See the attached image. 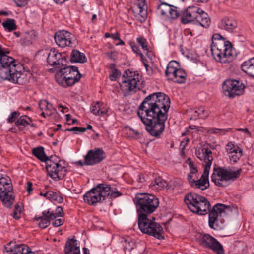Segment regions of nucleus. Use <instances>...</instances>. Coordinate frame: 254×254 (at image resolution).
Segmentation results:
<instances>
[{"instance_id": "6e6d98bb", "label": "nucleus", "mask_w": 254, "mask_h": 254, "mask_svg": "<svg viewBox=\"0 0 254 254\" xmlns=\"http://www.w3.org/2000/svg\"><path fill=\"white\" fill-rule=\"evenodd\" d=\"M191 113V117L190 120L196 119L198 118V114H197V108L195 110H191L190 111Z\"/></svg>"}, {"instance_id": "49530a36", "label": "nucleus", "mask_w": 254, "mask_h": 254, "mask_svg": "<svg viewBox=\"0 0 254 254\" xmlns=\"http://www.w3.org/2000/svg\"><path fill=\"white\" fill-rule=\"evenodd\" d=\"M121 72L117 69H114L111 74L109 75V78L112 81H115L121 76Z\"/></svg>"}, {"instance_id": "c85d7f7f", "label": "nucleus", "mask_w": 254, "mask_h": 254, "mask_svg": "<svg viewBox=\"0 0 254 254\" xmlns=\"http://www.w3.org/2000/svg\"><path fill=\"white\" fill-rule=\"evenodd\" d=\"M179 67V63L175 61H172L168 63L165 74L169 80L171 79Z\"/></svg>"}, {"instance_id": "69168bd1", "label": "nucleus", "mask_w": 254, "mask_h": 254, "mask_svg": "<svg viewBox=\"0 0 254 254\" xmlns=\"http://www.w3.org/2000/svg\"><path fill=\"white\" fill-rule=\"evenodd\" d=\"M86 130H87V128H85L84 127H78V129L77 130L76 133H77L78 132L83 133V132H85Z\"/></svg>"}, {"instance_id": "338daca9", "label": "nucleus", "mask_w": 254, "mask_h": 254, "mask_svg": "<svg viewBox=\"0 0 254 254\" xmlns=\"http://www.w3.org/2000/svg\"><path fill=\"white\" fill-rule=\"evenodd\" d=\"M77 129H78V127H72L71 128L66 129V131H74V132H75L76 133V131H77Z\"/></svg>"}, {"instance_id": "a878e982", "label": "nucleus", "mask_w": 254, "mask_h": 254, "mask_svg": "<svg viewBox=\"0 0 254 254\" xmlns=\"http://www.w3.org/2000/svg\"><path fill=\"white\" fill-rule=\"evenodd\" d=\"M228 49L229 48V55H226V56L224 55L225 53V49H223L224 50H221L219 56H213L214 58L218 62H220L221 63H229L231 61H232L233 59V52H232V44L231 43H228ZM226 52V54H227Z\"/></svg>"}, {"instance_id": "a211bd4d", "label": "nucleus", "mask_w": 254, "mask_h": 254, "mask_svg": "<svg viewBox=\"0 0 254 254\" xmlns=\"http://www.w3.org/2000/svg\"><path fill=\"white\" fill-rule=\"evenodd\" d=\"M73 35L70 32L65 31H59L55 34V40L57 45L62 48L73 47Z\"/></svg>"}, {"instance_id": "4be33fe9", "label": "nucleus", "mask_w": 254, "mask_h": 254, "mask_svg": "<svg viewBox=\"0 0 254 254\" xmlns=\"http://www.w3.org/2000/svg\"><path fill=\"white\" fill-rule=\"evenodd\" d=\"M195 17L193 21L194 24H198L205 28L209 27L211 20L207 13L199 8V11H197V14H196Z\"/></svg>"}, {"instance_id": "dca6fc26", "label": "nucleus", "mask_w": 254, "mask_h": 254, "mask_svg": "<svg viewBox=\"0 0 254 254\" xmlns=\"http://www.w3.org/2000/svg\"><path fill=\"white\" fill-rule=\"evenodd\" d=\"M106 157V154L101 148H95L88 151L85 156L86 165L92 166L100 163Z\"/></svg>"}, {"instance_id": "6ab92c4d", "label": "nucleus", "mask_w": 254, "mask_h": 254, "mask_svg": "<svg viewBox=\"0 0 254 254\" xmlns=\"http://www.w3.org/2000/svg\"><path fill=\"white\" fill-rule=\"evenodd\" d=\"M131 9L137 20L141 23L145 21L147 16V5L145 0H137Z\"/></svg>"}, {"instance_id": "393cba45", "label": "nucleus", "mask_w": 254, "mask_h": 254, "mask_svg": "<svg viewBox=\"0 0 254 254\" xmlns=\"http://www.w3.org/2000/svg\"><path fill=\"white\" fill-rule=\"evenodd\" d=\"M237 26V21L232 17H225L219 23V27L222 29L231 32Z\"/></svg>"}, {"instance_id": "2eb2a0df", "label": "nucleus", "mask_w": 254, "mask_h": 254, "mask_svg": "<svg viewBox=\"0 0 254 254\" xmlns=\"http://www.w3.org/2000/svg\"><path fill=\"white\" fill-rule=\"evenodd\" d=\"M199 244L203 247L209 248L216 252L217 254H223L222 245L214 238L208 234H203L199 238Z\"/></svg>"}, {"instance_id": "c9c22d12", "label": "nucleus", "mask_w": 254, "mask_h": 254, "mask_svg": "<svg viewBox=\"0 0 254 254\" xmlns=\"http://www.w3.org/2000/svg\"><path fill=\"white\" fill-rule=\"evenodd\" d=\"M45 197L50 200L57 201L59 203H62L63 201V198L60 195H59L56 192L52 191H47L45 193Z\"/></svg>"}, {"instance_id": "412c9836", "label": "nucleus", "mask_w": 254, "mask_h": 254, "mask_svg": "<svg viewBox=\"0 0 254 254\" xmlns=\"http://www.w3.org/2000/svg\"><path fill=\"white\" fill-rule=\"evenodd\" d=\"M7 254H36L26 244H16L6 250Z\"/></svg>"}, {"instance_id": "ea45409f", "label": "nucleus", "mask_w": 254, "mask_h": 254, "mask_svg": "<svg viewBox=\"0 0 254 254\" xmlns=\"http://www.w3.org/2000/svg\"><path fill=\"white\" fill-rule=\"evenodd\" d=\"M238 146L235 145L232 142H229L226 147V150L228 154H233L234 152L241 150Z\"/></svg>"}, {"instance_id": "a18cd8bd", "label": "nucleus", "mask_w": 254, "mask_h": 254, "mask_svg": "<svg viewBox=\"0 0 254 254\" xmlns=\"http://www.w3.org/2000/svg\"><path fill=\"white\" fill-rule=\"evenodd\" d=\"M231 130L230 128L227 129H219V128H211L209 130V132L212 133H218L220 134H224L226 132Z\"/></svg>"}, {"instance_id": "f03ea898", "label": "nucleus", "mask_w": 254, "mask_h": 254, "mask_svg": "<svg viewBox=\"0 0 254 254\" xmlns=\"http://www.w3.org/2000/svg\"><path fill=\"white\" fill-rule=\"evenodd\" d=\"M184 201L188 209L194 214L204 215L209 213V225L215 230L221 229L224 218L232 213L229 206L221 203L215 204L210 210V204L208 200L205 197L193 192L186 194Z\"/></svg>"}, {"instance_id": "37998d69", "label": "nucleus", "mask_w": 254, "mask_h": 254, "mask_svg": "<svg viewBox=\"0 0 254 254\" xmlns=\"http://www.w3.org/2000/svg\"><path fill=\"white\" fill-rule=\"evenodd\" d=\"M186 163H187L189 166L190 170V173L191 174H197L198 170L196 167L194 166L193 162L191 161L190 158H188L186 161Z\"/></svg>"}, {"instance_id": "13d9d810", "label": "nucleus", "mask_w": 254, "mask_h": 254, "mask_svg": "<svg viewBox=\"0 0 254 254\" xmlns=\"http://www.w3.org/2000/svg\"><path fill=\"white\" fill-rule=\"evenodd\" d=\"M129 132L130 135L134 137H137L139 134V133L138 131L135 130L133 129H131V128H130L129 129Z\"/></svg>"}, {"instance_id": "7ed1b4c3", "label": "nucleus", "mask_w": 254, "mask_h": 254, "mask_svg": "<svg viewBox=\"0 0 254 254\" xmlns=\"http://www.w3.org/2000/svg\"><path fill=\"white\" fill-rule=\"evenodd\" d=\"M5 51L0 58V76L1 79L13 83L23 85L26 83L27 77L24 67L18 61L8 56Z\"/></svg>"}, {"instance_id": "aec40b11", "label": "nucleus", "mask_w": 254, "mask_h": 254, "mask_svg": "<svg viewBox=\"0 0 254 254\" xmlns=\"http://www.w3.org/2000/svg\"><path fill=\"white\" fill-rule=\"evenodd\" d=\"M199 11V7L192 6L188 7L182 13L181 21L183 24L193 22L196 14Z\"/></svg>"}, {"instance_id": "423d86ee", "label": "nucleus", "mask_w": 254, "mask_h": 254, "mask_svg": "<svg viewBox=\"0 0 254 254\" xmlns=\"http://www.w3.org/2000/svg\"><path fill=\"white\" fill-rule=\"evenodd\" d=\"M241 172V169L233 171L230 167H219L214 168L211 179L217 186L225 187L238 179Z\"/></svg>"}, {"instance_id": "473e14b6", "label": "nucleus", "mask_w": 254, "mask_h": 254, "mask_svg": "<svg viewBox=\"0 0 254 254\" xmlns=\"http://www.w3.org/2000/svg\"><path fill=\"white\" fill-rule=\"evenodd\" d=\"M39 107L41 110H45L46 111V115L48 116L52 114L53 110H56L53 107L52 104L49 103L46 100H40L39 103Z\"/></svg>"}, {"instance_id": "58836bf2", "label": "nucleus", "mask_w": 254, "mask_h": 254, "mask_svg": "<svg viewBox=\"0 0 254 254\" xmlns=\"http://www.w3.org/2000/svg\"><path fill=\"white\" fill-rule=\"evenodd\" d=\"M242 149L235 151L233 154H229V159L231 164H235L238 162L242 155Z\"/></svg>"}, {"instance_id": "e433bc0d", "label": "nucleus", "mask_w": 254, "mask_h": 254, "mask_svg": "<svg viewBox=\"0 0 254 254\" xmlns=\"http://www.w3.org/2000/svg\"><path fill=\"white\" fill-rule=\"evenodd\" d=\"M29 122H31V119L30 117L27 116H22L20 117L16 121H15V124L19 128L20 127V126H22L23 128L26 127L28 125H30Z\"/></svg>"}, {"instance_id": "680f3d73", "label": "nucleus", "mask_w": 254, "mask_h": 254, "mask_svg": "<svg viewBox=\"0 0 254 254\" xmlns=\"http://www.w3.org/2000/svg\"><path fill=\"white\" fill-rule=\"evenodd\" d=\"M13 217L15 219H18L20 217V213H18V212L14 211L12 214Z\"/></svg>"}, {"instance_id": "3c124183", "label": "nucleus", "mask_w": 254, "mask_h": 254, "mask_svg": "<svg viewBox=\"0 0 254 254\" xmlns=\"http://www.w3.org/2000/svg\"><path fill=\"white\" fill-rule=\"evenodd\" d=\"M64 220L62 218L56 219L53 223L52 225L54 227H59L64 224Z\"/></svg>"}, {"instance_id": "72a5a7b5", "label": "nucleus", "mask_w": 254, "mask_h": 254, "mask_svg": "<svg viewBox=\"0 0 254 254\" xmlns=\"http://www.w3.org/2000/svg\"><path fill=\"white\" fill-rule=\"evenodd\" d=\"M102 103L99 101L93 103L91 107V112L96 116H103L107 113V111L101 109Z\"/></svg>"}, {"instance_id": "9b49d317", "label": "nucleus", "mask_w": 254, "mask_h": 254, "mask_svg": "<svg viewBox=\"0 0 254 254\" xmlns=\"http://www.w3.org/2000/svg\"><path fill=\"white\" fill-rule=\"evenodd\" d=\"M10 180L0 175V199L3 204L10 208L14 200L12 195L13 187Z\"/></svg>"}, {"instance_id": "9d476101", "label": "nucleus", "mask_w": 254, "mask_h": 254, "mask_svg": "<svg viewBox=\"0 0 254 254\" xmlns=\"http://www.w3.org/2000/svg\"><path fill=\"white\" fill-rule=\"evenodd\" d=\"M140 76L138 73L127 70L124 71L122 75V81L120 83L121 90L125 94L131 92H136L139 89L138 84L140 82Z\"/></svg>"}, {"instance_id": "f704fd0d", "label": "nucleus", "mask_w": 254, "mask_h": 254, "mask_svg": "<svg viewBox=\"0 0 254 254\" xmlns=\"http://www.w3.org/2000/svg\"><path fill=\"white\" fill-rule=\"evenodd\" d=\"M2 25L5 30L9 32L15 30L17 28L15 21L14 19L7 18L2 23Z\"/></svg>"}, {"instance_id": "79ce46f5", "label": "nucleus", "mask_w": 254, "mask_h": 254, "mask_svg": "<svg viewBox=\"0 0 254 254\" xmlns=\"http://www.w3.org/2000/svg\"><path fill=\"white\" fill-rule=\"evenodd\" d=\"M197 114H198V118L203 119H206L209 115L208 112L203 107L197 108Z\"/></svg>"}, {"instance_id": "4468645a", "label": "nucleus", "mask_w": 254, "mask_h": 254, "mask_svg": "<svg viewBox=\"0 0 254 254\" xmlns=\"http://www.w3.org/2000/svg\"><path fill=\"white\" fill-rule=\"evenodd\" d=\"M212 44L211 45V51L213 56H219L221 50H224L225 52H229L228 49V43H231L229 41H226L223 37L219 34H214L212 38ZM227 56L226 53L224 55ZM230 55L229 53H227V56Z\"/></svg>"}, {"instance_id": "864d4df0", "label": "nucleus", "mask_w": 254, "mask_h": 254, "mask_svg": "<svg viewBox=\"0 0 254 254\" xmlns=\"http://www.w3.org/2000/svg\"><path fill=\"white\" fill-rule=\"evenodd\" d=\"M189 141V139H184L183 141L181 142L180 147L182 149V153H184V150L185 149L188 142Z\"/></svg>"}, {"instance_id": "052dcab7", "label": "nucleus", "mask_w": 254, "mask_h": 254, "mask_svg": "<svg viewBox=\"0 0 254 254\" xmlns=\"http://www.w3.org/2000/svg\"><path fill=\"white\" fill-rule=\"evenodd\" d=\"M137 180L138 182L142 183L145 181V177L143 174H139L138 176Z\"/></svg>"}, {"instance_id": "e2e57ef3", "label": "nucleus", "mask_w": 254, "mask_h": 254, "mask_svg": "<svg viewBox=\"0 0 254 254\" xmlns=\"http://www.w3.org/2000/svg\"><path fill=\"white\" fill-rule=\"evenodd\" d=\"M111 37L114 39V40H120V35L119 33H114V34H112L111 35Z\"/></svg>"}, {"instance_id": "4c0bfd02", "label": "nucleus", "mask_w": 254, "mask_h": 254, "mask_svg": "<svg viewBox=\"0 0 254 254\" xmlns=\"http://www.w3.org/2000/svg\"><path fill=\"white\" fill-rule=\"evenodd\" d=\"M172 6V5L169 4L165 2L161 3L158 6V10L161 15H167V14L169 13V10Z\"/></svg>"}, {"instance_id": "0eeeda50", "label": "nucleus", "mask_w": 254, "mask_h": 254, "mask_svg": "<svg viewBox=\"0 0 254 254\" xmlns=\"http://www.w3.org/2000/svg\"><path fill=\"white\" fill-rule=\"evenodd\" d=\"M137 216L149 215L159 206L158 199L154 195L141 193L135 197Z\"/></svg>"}, {"instance_id": "774afa93", "label": "nucleus", "mask_w": 254, "mask_h": 254, "mask_svg": "<svg viewBox=\"0 0 254 254\" xmlns=\"http://www.w3.org/2000/svg\"><path fill=\"white\" fill-rule=\"evenodd\" d=\"M190 128L192 129H197L198 130H200V129L202 127H197L195 125H192V126H190Z\"/></svg>"}, {"instance_id": "cd10ccee", "label": "nucleus", "mask_w": 254, "mask_h": 254, "mask_svg": "<svg viewBox=\"0 0 254 254\" xmlns=\"http://www.w3.org/2000/svg\"><path fill=\"white\" fill-rule=\"evenodd\" d=\"M167 185L168 184L165 180L158 177L152 181L149 187L152 190L157 191L167 187Z\"/></svg>"}, {"instance_id": "09e8293b", "label": "nucleus", "mask_w": 254, "mask_h": 254, "mask_svg": "<svg viewBox=\"0 0 254 254\" xmlns=\"http://www.w3.org/2000/svg\"><path fill=\"white\" fill-rule=\"evenodd\" d=\"M20 115V113L18 111H14L11 113L10 116L7 119V122L9 123L14 122L16 119Z\"/></svg>"}, {"instance_id": "20e7f679", "label": "nucleus", "mask_w": 254, "mask_h": 254, "mask_svg": "<svg viewBox=\"0 0 254 254\" xmlns=\"http://www.w3.org/2000/svg\"><path fill=\"white\" fill-rule=\"evenodd\" d=\"M122 195L116 188H111L106 184H99L92 189L83 196L85 202L92 205L104 201L107 197L115 198Z\"/></svg>"}, {"instance_id": "4d7b16f0", "label": "nucleus", "mask_w": 254, "mask_h": 254, "mask_svg": "<svg viewBox=\"0 0 254 254\" xmlns=\"http://www.w3.org/2000/svg\"><path fill=\"white\" fill-rule=\"evenodd\" d=\"M33 184L31 182H28L26 185V190L28 193L30 194L33 190Z\"/></svg>"}, {"instance_id": "a19ab883", "label": "nucleus", "mask_w": 254, "mask_h": 254, "mask_svg": "<svg viewBox=\"0 0 254 254\" xmlns=\"http://www.w3.org/2000/svg\"><path fill=\"white\" fill-rule=\"evenodd\" d=\"M168 13L170 17L172 19H176L180 16V13L178 10L177 7L173 5H172Z\"/></svg>"}, {"instance_id": "5701e85b", "label": "nucleus", "mask_w": 254, "mask_h": 254, "mask_svg": "<svg viewBox=\"0 0 254 254\" xmlns=\"http://www.w3.org/2000/svg\"><path fill=\"white\" fill-rule=\"evenodd\" d=\"M35 219L40 221L38 223V226L40 228L44 229L47 227L50 224L51 220L55 219L54 215H50V209L44 211L42 212V215L37 217L35 216Z\"/></svg>"}, {"instance_id": "7c9ffc66", "label": "nucleus", "mask_w": 254, "mask_h": 254, "mask_svg": "<svg viewBox=\"0 0 254 254\" xmlns=\"http://www.w3.org/2000/svg\"><path fill=\"white\" fill-rule=\"evenodd\" d=\"M71 62L84 63L87 61L85 55L77 50H73L70 54Z\"/></svg>"}, {"instance_id": "5fc2aeb1", "label": "nucleus", "mask_w": 254, "mask_h": 254, "mask_svg": "<svg viewBox=\"0 0 254 254\" xmlns=\"http://www.w3.org/2000/svg\"><path fill=\"white\" fill-rule=\"evenodd\" d=\"M106 54L108 58L113 60H115L117 58V53L115 51L108 52Z\"/></svg>"}, {"instance_id": "ddd939ff", "label": "nucleus", "mask_w": 254, "mask_h": 254, "mask_svg": "<svg viewBox=\"0 0 254 254\" xmlns=\"http://www.w3.org/2000/svg\"><path fill=\"white\" fill-rule=\"evenodd\" d=\"M245 85L240 81L227 80L223 85L222 90L225 96L233 98L236 96L242 95L244 92Z\"/></svg>"}, {"instance_id": "de8ad7c7", "label": "nucleus", "mask_w": 254, "mask_h": 254, "mask_svg": "<svg viewBox=\"0 0 254 254\" xmlns=\"http://www.w3.org/2000/svg\"><path fill=\"white\" fill-rule=\"evenodd\" d=\"M198 179V176L197 174H191L189 173L188 175V180L190 184V186H192V185H193L195 181Z\"/></svg>"}, {"instance_id": "bb28decb", "label": "nucleus", "mask_w": 254, "mask_h": 254, "mask_svg": "<svg viewBox=\"0 0 254 254\" xmlns=\"http://www.w3.org/2000/svg\"><path fill=\"white\" fill-rule=\"evenodd\" d=\"M242 71L254 78V57L245 61L241 65Z\"/></svg>"}, {"instance_id": "bf43d9fd", "label": "nucleus", "mask_w": 254, "mask_h": 254, "mask_svg": "<svg viewBox=\"0 0 254 254\" xmlns=\"http://www.w3.org/2000/svg\"><path fill=\"white\" fill-rule=\"evenodd\" d=\"M138 55L140 56L141 60L143 64L147 63V60L145 57L143 55L141 52L138 53Z\"/></svg>"}, {"instance_id": "b1692460", "label": "nucleus", "mask_w": 254, "mask_h": 254, "mask_svg": "<svg viewBox=\"0 0 254 254\" xmlns=\"http://www.w3.org/2000/svg\"><path fill=\"white\" fill-rule=\"evenodd\" d=\"M64 252L65 254H80L77 241L73 238L68 239L65 245Z\"/></svg>"}, {"instance_id": "2f4dec72", "label": "nucleus", "mask_w": 254, "mask_h": 254, "mask_svg": "<svg viewBox=\"0 0 254 254\" xmlns=\"http://www.w3.org/2000/svg\"><path fill=\"white\" fill-rule=\"evenodd\" d=\"M33 154L40 161L46 162L49 158L45 154L44 149L43 147H38L32 149Z\"/></svg>"}, {"instance_id": "0e129e2a", "label": "nucleus", "mask_w": 254, "mask_h": 254, "mask_svg": "<svg viewBox=\"0 0 254 254\" xmlns=\"http://www.w3.org/2000/svg\"><path fill=\"white\" fill-rule=\"evenodd\" d=\"M14 211L18 212V213H21V209L18 204H16L14 207Z\"/></svg>"}, {"instance_id": "f8f14e48", "label": "nucleus", "mask_w": 254, "mask_h": 254, "mask_svg": "<svg viewBox=\"0 0 254 254\" xmlns=\"http://www.w3.org/2000/svg\"><path fill=\"white\" fill-rule=\"evenodd\" d=\"M55 157H51L46 163V169L50 177L55 181L62 180L66 175V169L58 162L55 161Z\"/></svg>"}, {"instance_id": "f3484780", "label": "nucleus", "mask_w": 254, "mask_h": 254, "mask_svg": "<svg viewBox=\"0 0 254 254\" xmlns=\"http://www.w3.org/2000/svg\"><path fill=\"white\" fill-rule=\"evenodd\" d=\"M48 64L55 67L66 65L67 60L64 53H59L55 49H51L48 54L47 58Z\"/></svg>"}, {"instance_id": "6e6552de", "label": "nucleus", "mask_w": 254, "mask_h": 254, "mask_svg": "<svg viewBox=\"0 0 254 254\" xmlns=\"http://www.w3.org/2000/svg\"><path fill=\"white\" fill-rule=\"evenodd\" d=\"M81 77L78 68L75 66L62 68L55 74L57 82L64 88L72 86L78 82Z\"/></svg>"}, {"instance_id": "39448f33", "label": "nucleus", "mask_w": 254, "mask_h": 254, "mask_svg": "<svg viewBox=\"0 0 254 254\" xmlns=\"http://www.w3.org/2000/svg\"><path fill=\"white\" fill-rule=\"evenodd\" d=\"M202 154L200 152H197V157L204 162V171L199 179H197L195 183L192 185V187L204 190L209 186L208 175L209 170L213 160L212 151L208 147H202Z\"/></svg>"}, {"instance_id": "1a4fd4ad", "label": "nucleus", "mask_w": 254, "mask_h": 254, "mask_svg": "<svg viewBox=\"0 0 254 254\" xmlns=\"http://www.w3.org/2000/svg\"><path fill=\"white\" fill-rule=\"evenodd\" d=\"M148 216V215L138 216V225L140 231L158 239H164V237L162 235L163 229L161 225L149 219Z\"/></svg>"}, {"instance_id": "f257e3e1", "label": "nucleus", "mask_w": 254, "mask_h": 254, "mask_svg": "<svg viewBox=\"0 0 254 254\" xmlns=\"http://www.w3.org/2000/svg\"><path fill=\"white\" fill-rule=\"evenodd\" d=\"M170 107V98L162 92L150 94L139 105L137 115L151 136L159 137L162 134Z\"/></svg>"}, {"instance_id": "603ef678", "label": "nucleus", "mask_w": 254, "mask_h": 254, "mask_svg": "<svg viewBox=\"0 0 254 254\" xmlns=\"http://www.w3.org/2000/svg\"><path fill=\"white\" fill-rule=\"evenodd\" d=\"M130 46L133 50V51L138 54V53L141 52L138 46L135 44L134 42H130Z\"/></svg>"}, {"instance_id": "c03bdc74", "label": "nucleus", "mask_w": 254, "mask_h": 254, "mask_svg": "<svg viewBox=\"0 0 254 254\" xmlns=\"http://www.w3.org/2000/svg\"><path fill=\"white\" fill-rule=\"evenodd\" d=\"M137 42L141 46L143 50H147L148 43L145 38L143 37H139L137 38Z\"/></svg>"}, {"instance_id": "8fccbe9b", "label": "nucleus", "mask_w": 254, "mask_h": 254, "mask_svg": "<svg viewBox=\"0 0 254 254\" xmlns=\"http://www.w3.org/2000/svg\"><path fill=\"white\" fill-rule=\"evenodd\" d=\"M64 214V211L63 208L61 207H57L55 213H53V212H51L50 211V215H54L55 217V219H56L57 217L62 216Z\"/></svg>"}, {"instance_id": "c756f323", "label": "nucleus", "mask_w": 254, "mask_h": 254, "mask_svg": "<svg viewBox=\"0 0 254 254\" xmlns=\"http://www.w3.org/2000/svg\"><path fill=\"white\" fill-rule=\"evenodd\" d=\"M187 73L182 69L178 68L170 80L179 83H184L186 80Z\"/></svg>"}]
</instances>
